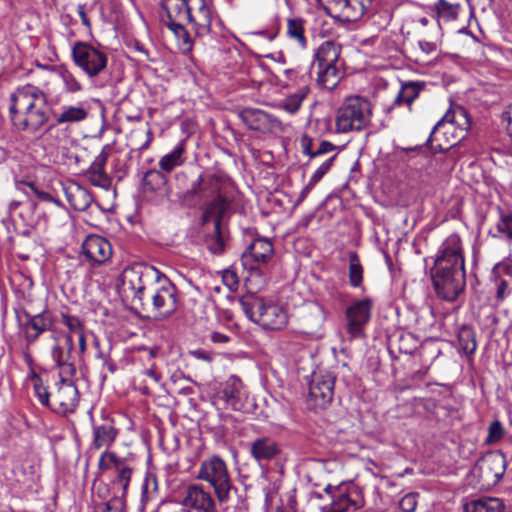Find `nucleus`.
<instances>
[{"instance_id":"393cba45","label":"nucleus","mask_w":512,"mask_h":512,"mask_svg":"<svg viewBox=\"0 0 512 512\" xmlns=\"http://www.w3.org/2000/svg\"><path fill=\"white\" fill-rule=\"evenodd\" d=\"M173 193L179 207L186 209L189 214L192 208V180L189 172H177L174 177Z\"/></svg>"},{"instance_id":"4c0bfd02","label":"nucleus","mask_w":512,"mask_h":512,"mask_svg":"<svg viewBox=\"0 0 512 512\" xmlns=\"http://www.w3.org/2000/svg\"><path fill=\"white\" fill-rule=\"evenodd\" d=\"M286 35L290 41L297 44L301 49H306L307 38L305 36L304 20L301 18L287 19Z\"/></svg>"},{"instance_id":"3c124183","label":"nucleus","mask_w":512,"mask_h":512,"mask_svg":"<svg viewBox=\"0 0 512 512\" xmlns=\"http://www.w3.org/2000/svg\"><path fill=\"white\" fill-rule=\"evenodd\" d=\"M434 10L439 19L451 21L457 18L456 6L448 3L446 0H438L434 5Z\"/></svg>"},{"instance_id":"864d4df0","label":"nucleus","mask_w":512,"mask_h":512,"mask_svg":"<svg viewBox=\"0 0 512 512\" xmlns=\"http://www.w3.org/2000/svg\"><path fill=\"white\" fill-rule=\"evenodd\" d=\"M491 277L512 278V259L505 258L496 263L492 268Z\"/></svg>"},{"instance_id":"4468645a","label":"nucleus","mask_w":512,"mask_h":512,"mask_svg":"<svg viewBox=\"0 0 512 512\" xmlns=\"http://www.w3.org/2000/svg\"><path fill=\"white\" fill-rule=\"evenodd\" d=\"M160 272L153 266L144 264H134L126 267L121 275L122 290L127 296L136 290L149 289V293L154 290V281L158 280Z\"/></svg>"},{"instance_id":"aec40b11","label":"nucleus","mask_w":512,"mask_h":512,"mask_svg":"<svg viewBox=\"0 0 512 512\" xmlns=\"http://www.w3.org/2000/svg\"><path fill=\"white\" fill-rule=\"evenodd\" d=\"M241 121L251 130L262 133L270 132L280 125V122L263 110L246 108L239 113Z\"/></svg>"},{"instance_id":"f257e3e1","label":"nucleus","mask_w":512,"mask_h":512,"mask_svg":"<svg viewBox=\"0 0 512 512\" xmlns=\"http://www.w3.org/2000/svg\"><path fill=\"white\" fill-rule=\"evenodd\" d=\"M198 180L199 189L213 197L203 207L204 244L212 254L219 255L225 251L228 239L223 218L231 207V198L228 195L229 183L225 178L214 173L201 174Z\"/></svg>"},{"instance_id":"72a5a7b5","label":"nucleus","mask_w":512,"mask_h":512,"mask_svg":"<svg viewBox=\"0 0 512 512\" xmlns=\"http://www.w3.org/2000/svg\"><path fill=\"white\" fill-rule=\"evenodd\" d=\"M55 356V354H53ZM56 362L59 366L60 381H72L77 369L81 370L82 359L73 354H56ZM79 356V354H77Z\"/></svg>"},{"instance_id":"4d7b16f0","label":"nucleus","mask_w":512,"mask_h":512,"mask_svg":"<svg viewBox=\"0 0 512 512\" xmlns=\"http://www.w3.org/2000/svg\"><path fill=\"white\" fill-rule=\"evenodd\" d=\"M499 318L497 313L490 309L481 319V325L488 333H493L498 326Z\"/></svg>"},{"instance_id":"bf43d9fd","label":"nucleus","mask_w":512,"mask_h":512,"mask_svg":"<svg viewBox=\"0 0 512 512\" xmlns=\"http://www.w3.org/2000/svg\"><path fill=\"white\" fill-rule=\"evenodd\" d=\"M503 436V427L499 421H493L489 426V433L487 437L488 443L497 442Z\"/></svg>"},{"instance_id":"7c9ffc66","label":"nucleus","mask_w":512,"mask_h":512,"mask_svg":"<svg viewBox=\"0 0 512 512\" xmlns=\"http://www.w3.org/2000/svg\"><path fill=\"white\" fill-rule=\"evenodd\" d=\"M174 286L170 285V287H161L154 290L152 293H149L150 298L152 299V308L155 311H158L162 314H169L175 308V296H174Z\"/></svg>"},{"instance_id":"b1692460","label":"nucleus","mask_w":512,"mask_h":512,"mask_svg":"<svg viewBox=\"0 0 512 512\" xmlns=\"http://www.w3.org/2000/svg\"><path fill=\"white\" fill-rule=\"evenodd\" d=\"M26 321L23 323V329L27 341H35L42 333L50 330L53 325L51 315L47 311H42L35 315L25 313Z\"/></svg>"},{"instance_id":"680f3d73","label":"nucleus","mask_w":512,"mask_h":512,"mask_svg":"<svg viewBox=\"0 0 512 512\" xmlns=\"http://www.w3.org/2000/svg\"><path fill=\"white\" fill-rule=\"evenodd\" d=\"M130 294L132 295V302L138 303L142 307V309H145V300L151 299L149 296V289H141V292H139V290H136ZM147 305H149V302H147Z\"/></svg>"},{"instance_id":"79ce46f5","label":"nucleus","mask_w":512,"mask_h":512,"mask_svg":"<svg viewBox=\"0 0 512 512\" xmlns=\"http://www.w3.org/2000/svg\"><path fill=\"white\" fill-rule=\"evenodd\" d=\"M420 90L421 86L415 82H409L403 85L395 97L391 108L399 106L403 103L410 106L413 101L418 98Z\"/></svg>"},{"instance_id":"338daca9","label":"nucleus","mask_w":512,"mask_h":512,"mask_svg":"<svg viewBox=\"0 0 512 512\" xmlns=\"http://www.w3.org/2000/svg\"><path fill=\"white\" fill-rule=\"evenodd\" d=\"M175 466H176V471L178 473L189 472L190 469L192 468V462L190 459L186 458L183 460H178L175 463Z\"/></svg>"},{"instance_id":"20e7f679","label":"nucleus","mask_w":512,"mask_h":512,"mask_svg":"<svg viewBox=\"0 0 512 512\" xmlns=\"http://www.w3.org/2000/svg\"><path fill=\"white\" fill-rule=\"evenodd\" d=\"M371 118V102L361 96H349L336 112L335 132H359L369 126Z\"/></svg>"},{"instance_id":"c9c22d12","label":"nucleus","mask_w":512,"mask_h":512,"mask_svg":"<svg viewBox=\"0 0 512 512\" xmlns=\"http://www.w3.org/2000/svg\"><path fill=\"white\" fill-rule=\"evenodd\" d=\"M167 178L158 170L147 171L142 178V190L144 193H166Z\"/></svg>"},{"instance_id":"052dcab7","label":"nucleus","mask_w":512,"mask_h":512,"mask_svg":"<svg viewBox=\"0 0 512 512\" xmlns=\"http://www.w3.org/2000/svg\"><path fill=\"white\" fill-rule=\"evenodd\" d=\"M28 186L30 187L32 192L37 196V198L40 199L41 201L53 202V203H55L58 206L61 205L60 201L55 199L50 193L40 190L35 185V183L30 182V183H28Z\"/></svg>"},{"instance_id":"09e8293b","label":"nucleus","mask_w":512,"mask_h":512,"mask_svg":"<svg viewBox=\"0 0 512 512\" xmlns=\"http://www.w3.org/2000/svg\"><path fill=\"white\" fill-rule=\"evenodd\" d=\"M308 88L302 87L299 91L289 95L281 104V107L289 114H295L301 107L303 100L307 95Z\"/></svg>"},{"instance_id":"0e129e2a","label":"nucleus","mask_w":512,"mask_h":512,"mask_svg":"<svg viewBox=\"0 0 512 512\" xmlns=\"http://www.w3.org/2000/svg\"><path fill=\"white\" fill-rule=\"evenodd\" d=\"M215 318V311H214V307L212 304L208 305L205 309V317L204 318H199V320L197 321L198 325H201L203 323V325L205 326L206 324H210L212 325L213 324V320Z\"/></svg>"},{"instance_id":"7ed1b4c3","label":"nucleus","mask_w":512,"mask_h":512,"mask_svg":"<svg viewBox=\"0 0 512 512\" xmlns=\"http://www.w3.org/2000/svg\"><path fill=\"white\" fill-rule=\"evenodd\" d=\"M238 304L246 317L266 330H278L287 323L286 311L273 303H265L253 293H247L238 299Z\"/></svg>"},{"instance_id":"2f4dec72","label":"nucleus","mask_w":512,"mask_h":512,"mask_svg":"<svg viewBox=\"0 0 512 512\" xmlns=\"http://www.w3.org/2000/svg\"><path fill=\"white\" fill-rule=\"evenodd\" d=\"M337 157V153L331 154L327 156L321 163H319V166L316 168V170L311 175L309 181L307 184L303 187L301 190L297 202H302L308 194L313 190L315 185L321 181V179L330 171L332 168L334 161Z\"/></svg>"},{"instance_id":"473e14b6","label":"nucleus","mask_w":512,"mask_h":512,"mask_svg":"<svg viewBox=\"0 0 512 512\" xmlns=\"http://www.w3.org/2000/svg\"><path fill=\"white\" fill-rule=\"evenodd\" d=\"M459 119L464 120V124L468 125V120L466 118V112L463 109H459L458 111H448L433 127V130L430 133V136L427 140V146H429L432 150H444L445 148L442 147L440 144L434 145V137L439 131L441 127H444L446 124L453 125L456 123L458 126H461L462 124L459 123Z\"/></svg>"},{"instance_id":"f704fd0d","label":"nucleus","mask_w":512,"mask_h":512,"mask_svg":"<svg viewBox=\"0 0 512 512\" xmlns=\"http://www.w3.org/2000/svg\"><path fill=\"white\" fill-rule=\"evenodd\" d=\"M49 120V114L45 109V105L40 106L36 110L32 111L28 117H25L21 125H18L16 129L29 132L37 133Z\"/></svg>"},{"instance_id":"c85d7f7f","label":"nucleus","mask_w":512,"mask_h":512,"mask_svg":"<svg viewBox=\"0 0 512 512\" xmlns=\"http://www.w3.org/2000/svg\"><path fill=\"white\" fill-rule=\"evenodd\" d=\"M190 0H161V7L169 21L192 22Z\"/></svg>"},{"instance_id":"5701e85b","label":"nucleus","mask_w":512,"mask_h":512,"mask_svg":"<svg viewBox=\"0 0 512 512\" xmlns=\"http://www.w3.org/2000/svg\"><path fill=\"white\" fill-rule=\"evenodd\" d=\"M301 151L304 155L308 156L309 161L307 165L316 162L318 158H323L331 154H338V147L327 140H320L311 138L309 135L304 134L300 139Z\"/></svg>"},{"instance_id":"9d476101","label":"nucleus","mask_w":512,"mask_h":512,"mask_svg":"<svg viewBox=\"0 0 512 512\" xmlns=\"http://www.w3.org/2000/svg\"><path fill=\"white\" fill-rule=\"evenodd\" d=\"M207 397L223 400L227 407L235 411H245L248 408V392L240 378L235 375H231L223 383H210Z\"/></svg>"},{"instance_id":"9b49d317","label":"nucleus","mask_w":512,"mask_h":512,"mask_svg":"<svg viewBox=\"0 0 512 512\" xmlns=\"http://www.w3.org/2000/svg\"><path fill=\"white\" fill-rule=\"evenodd\" d=\"M324 491L331 501L321 507V512H354L364 506L362 491L355 486L328 484Z\"/></svg>"},{"instance_id":"ea45409f","label":"nucleus","mask_w":512,"mask_h":512,"mask_svg":"<svg viewBox=\"0 0 512 512\" xmlns=\"http://www.w3.org/2000/svg\"><path fill=\"white\" fill-rule=\"evenodd\" d=\"M190 22H177L169 21L168 27L175 34L179 49L184 53L188 54L192 51V40L190 38L189 31L185 28L186 24Z\"/></svg>"},{"instance_id":"a211bd4d","label":"nucleus","mask_w":512,"mask_h":512,"mask_svg":"<svg viewBox=\"0 0 512 512\" xmlns=\"http://www.w3.org/2000/svg\"><path fill=\"white\" fill-rule=\"evenodd\" d=\"M274 255L273 243L269 238L256 235L241 257L242 265H268Z\"/></svg>"},{"instance_id":"13d9d810","label":"nucleus","mask_w":512,"mask_h":512,"mask_svg":"<svg viewBox=\"0 0 512 512\" xmlns=\"http://www.w3.org/2000/svg\"><path fill=\"white\" fill-rule=\"evenodd\" d=\"M34 393H35V396L38 398L39 402L43 406L48 407V408L51 409V405H52V392L48 391V389L43 384H41L39 386V389H38V386H36L34 388Z\"/></svg>"},{"instance_id":"a18cd8bd","label":"nucleus","mask_w":512,"mask_h":512,"mask_svg":"<svg viewBox=\"0 0 512 512\" xmlns=\"http://www.w3.org/2000/svg\"><path fill=\"white\" fill-rule=\"evenodd\" d=\"M498 210L499 218L495 224L497 234L493 233L492 230L489 231V234L494 238L502 236L512 240V213H504L500 208Z\"/></svg>"},{"instance_id":"5fc2aeb1","label":"nucleus","mask_w":512,"mask_h":512,"mask_svg":"<svg viewBox=\"0 0 512 512\" xmlns=\"http://www.w3.org/2000/svg\"><path fill=\"white\" fill-rule=\"evenodd\" d=\"M418 493L410 492L404 495L399 501V508L402 512H414L417 507Z\"/></svg>"},{"instance_id":"49530a36","label":"nucleus","mask_w":512,"mask_h":512,"mask_svg":"<svg viewBox=\"0 0 512 512\" xmlns=\"http://www.w3.org/2000/svg\"><path fill=\"white\" fill-rule=\"evenodd\" d=\"M491 278L495 290V301L501 304L512 295V278Z\"/></svg>"},{"instance_id":"f8f14e48","label":"nucleus","mask_w":512,"mask_h":512,"mask_svg":"<svg viewBox=\"0 0 512 512\" xmlns=\"http://www.w3.org/2000/svg\"><path fill=\"white\" fill-rule=\"evenodd\" d=\"M133 463L134 456L132 454L121 457L114 451L105 450L99 458L98 468L101 471L114 470L113 487L118 486L123 495H127L134 470Z\"/></svg>"},{"instance_id":"58836bf2","label":"nucleus","mask_w":512,"mask_h":512,"mask_svg":"<svg viewBox=\"0 0 512 512\" xmlns=\"http://www.w3.org/2000/svg\"><path fill=\"white\" fill-rule=\"evenodd\" d=\"M348 259H349L348 277H349L350 286L353 288H360L361 290H364V287H363L364 269L360 262L358 254L355 251H350L348 253Z\"/></svg>"},{"instance_id":"f3484780","label":"nucleus","mask_w":512,"mask_h":512,"mask_svg":"<svg viewBox=\"0 0 512 512\" xmlns=\"http://www.w3.org/2000/svg\"><path fill=\"white\" fill-rule=\"evenodd\" d=\"M79 402V392L73 381H59L52 392L51 411L66 415L72 413Z\"/></svg>"},{"instance_id":"a878e982","label":"nucleus","mask_w":512,"mask_h":512,"mask_svg":"<svg viewBox=\"0 0 512 512\" xmlns=\"http://www.w3.org/2000/svg\"><path fill=\"white\" fill-rule=\"evenodd\" d=\"M118 435V429L113 420L104 419L102 423L93 424L92 447L95 449L108 448L113 444Z\"/></svg>"},{"instance_id":"2eb2a0df","label":"nucleus","mask_w":512,"mask_h":512,"mask_svg":"<svg viewBox=\"0 0 512 512\" xmlns=\"http://www.w3.org/2000/svg\"><path fill=\"white\" fill-rule=\"evenodd\" d=\"M335 375L326 370L314 371L309 383V398L315 407L324 408L334 396Z\"/></svg>"},{"instance_id":"f03ea898","label":"nucleus","mask_w":512,"mask_h":512,"mask_svg":"<svg viewBox=\"0 0 512 512\" xmlns=\"http://www.w3.org/2000/svg\"><path fill=\"white\" fill-rule=\"evenodd\" d=\"M431 277L437 295L454 301L466 285L463 241L458 233L449 234L439 245Z\"/></svg>"},{"instance_id":"603ef678","label":"nucleus","mask_w":512,"mask_h":512,"mask_svg":"<svg viewBox=\"0 0 512 512\" xmlns=\"http://www.w3.org/2000/svg\"><path fill=\"white\" fill-rule=\"evenodd\" d=\"M60 322L75 334L84 331V323L79 317L71 315L67 310L60 312Z\"/></svg>"},{"instance_id":"6ab92c4d","label":"nucleus","mask_w":512,"mask_h":512,"mask_svg":"<svg viewBox=\"0 0 512 512\" xmlns=\"http://www.w3.org/2000/svg\"><path fill=\"white\" fill-rule=\"evenodd\" d=\"M281 453L280 444L270 436H260L249 443V454L260 467L267 466Z\"/></svg>"},{"instance_id":"bb28decb","label":"nucleus","mask_w":512,"mask_h":512,"mask_svg":"<svg viewBox=\"0 0 512 512\" xmlns=\"http://www.w3.org/2000/svg\"><path fill=\"white\" fill-rule=\"evenodd\" d=\"M63 191L68 203L76 211L87 210L93 202L92 194L75 182L63 185Z\"/></svg>"},{"instance_id":"dca6fc26","label":"nucleus","mask_w":512,"mask_h":512,"mask_svg":"<svg viewBox=\"0 0 512 512\" xmlns=\"http://www.w3.org/2000/svg\"><path fill=\"white\" fill-rule=\"evenodd\" d=\"M373 0H329L328 12L341 21L356 22L371 11Z\"/></svg>"},{"instance_id":"8fccbe9b","label":"nucleus","mask_w":512,"mask_h":512,"mask_svg":"<svg viewBox=\"0 0 512 512\" xmlns=\"http://www.w3.org/2000/svg\"><path fill=\"white\" fill-rule=\"evenodd\" d=\"M458 343L461 352H475L477 345L472 329L462 328L458 333Z\"/></svg>"},{"instance_id":"de8ad7c7","label":"nucleus","mask_w":512,"mask_h":512,"mask_svg":"<svg viewBox=\"0 0 512 512\" xmlns=\"http://www.w3.org/2000/svg\"><path fill=\"white\" fill-rule=\"evenodd\" d=\"M126 495L121 492L119 496H114L107 502L95 505L94 512H126Z\"/></svg>"},{"instance_id":"37998d69","label":"nucleus","mask_w":512,"mask_h":512,"mask_svg":"<svg viewBox=\"0 0 512 512\" xmlns=\"http://www.w3.org/2000/svg\"><path fill=\"white\" fill-rule=\"evenodd\" d=\"M201 6L198 9L197 16L194 17L195 33L197 35H204L210 31L212 12L210 8L200 0Z\"/></svg>"},{"instance_id":"ddd939ff","label":"nucleus","mask_w":512,"mask_h":512,"mask_svg":"<svg viewBox=\"0 0 512 512\" xmlns=\"http://www.w3.org/2000/svg\"><path fill=\"white\" fill-rule=\"evenodd\" d=\"M373 300L369 297L351 302L345 309L346 331L351 339H363L372 318Z\"/></svg>"},{"instance_id":"6e6d98bb","label":"nucleus","mask_w":512,"mask_h":512,"mask_svg":"<svg viewBox=\"0 0 512 512\" xmlns=\"http://www.w3.org/2000/svg\"><path fill=\"white\" fill-rule=\"evenodd\" d=\"M222 281L230 291H236L239 286V277L232 268L225 269L222 272Z\"/></svg>"},{"instance_id":"774afa93","label":"nucleus","mask_w":512,"mask_h":512,"mask_svg":"<svg viewBox=\"0 0 512 512\" xmlns=\"http://www.w3.org/2000/svg\"><path fill=\"white\" fill-rule=\"evenodd\" d=\"M418 45H419L420 49L426 54H431L432 52H434L436 50L435 43L429 42L426 40L419 41Z\"/></svg>"},{"instance_id":"c756f323","label":"nucleus","mask_w":512,"mask_h":512,"mask_svg":"<svg viewBox=\"0 0 512 512\" xmlns=\"http://www.w3.org/2000/svg\"><path fill=\"white\" fill-rule=\"evenodd\" d=\"M246 271L245 286L248 293L256 294L257 291L262 290L268 279V266L266 265H242Z\"/></svg>"},{"instance_id":"39448f33","label":"nucleus","mask_w":512,"mask_h":512,"mask_svg":"<svg viewBox=\"0 0 512 512\" xmlns=\"http://www.w3.org/2000/svg\"><path fill=\"white\" fill-rule=\"evenodd\" d=\"M71 58L74 65L91 80L102 75L108 67L106 51L90 42L75 41L71 47Z\"/></svg>"},{"instance_id":"cd10ccee","label":"nucleus","mask_w":512,"mask_h":512,"mask_svg":"<svg viewBox=\"0 0 512 512\" xmlns=\"http://www.w3.org/2000/svg\"><path fill=\"white\" fill-rule=\"evenodd\" d=\"M54 123L47 130L55 126L79 123L87 119L88 109L85 103H79L76 106L64 105L60 113H54Z\"/></svg>"},{"instance_id":"e433bc0d","label":"nucleus","mask_w":512,"mask_h":512,"mask_svg":"<svg viewBox=\"0 0 512 512\" xmlns=\"http://www.w3.org/2000/svg\"><path fill=\"white\" fill-rule=\"evenodd\" d=\"M185 143L186 140L180 141L175 148L168 154L164 155L160 161L159 166L165 172L172 171L175 167L183 164L185 157Z\"/></svg>"},{"instance_id":"423d86ee","label":"nucleus","mask_w":512,"mask_h":512,"mask_svg":"<svg viewBox=\"0 0 512 512\" xmlns=\"http://www.w3.org/2000/svg\"><path fill=\"white\" fill-rule=\"evenodd\" d=\"M10 103V120L13 126L17 128L32 111L47 104V95L39 87L26 84L18 87L11 94Z\"/></svg>"},{"instance_id":"4be33fe9","label":"nucleus","mask_w":512,"mask_h":512,"mask_svg":"<svg viewBox=\"0 0 512 512\" xmlns=\"http://www.w3.org/2000/svg\"><path fill=\"white\" fill-rule=\"evenodd\" d=\"M109 149L110 146L105 145L85 173L87 179L93 186L105 190H109L112 186V178L105 172V165L109 157L107 150Z\"/></svg>"},{"instance_id":"69168bd1","label":"nucleus","mask_w":512,"mask_h":512,"mask_svg":"<svg viewBox=\"0 0 512 512\" xmlns=\"http://www.w3.org/2000/svg\"><path fill=\"white\" fill-rule=\"evenodd\" d=\"M501 120L503 123H506V128L512 136V104L509 106L507 111L502 113Z\"/></svg>"},{"instance_id":"1a4fd4ad","label":"nucleus","mask_w":512,"mask_h":512,"mask_svg":"<svg viewBox=\"0 0 512 512\" xmlns=\"http://www.w3.org/2000/svg\"><path fill=\"white\" fill-rule=\"evenodd\" d=\"M197 478L207 481L214 488L220 502L227 501L231 480L224 460L218 456L204 460L200 465Z\"/></svg>"},{"instance_id":"0eeeda50","label":"nucleus","mask_w":512,"mask_h":512,"mask_svg":"<svg viewBox=\"0 0 512 512\" xmlns=\"http://www.w3.org/2000/svg\"><path fill=\"white\" fill-rule=\"evenodd\" d=\"M10 103V120L13 126L17 128L32 111L47 104V95L39 87L26 84L18 87L11 94Z\"/></svg>"},{"instance_id":"412c9836","label":"nucleus","mask_w":512,"mask_h":512,"mask_svg":"<svg viewBox=\"0 0 512 512\" xmlns=\"http://www.w3.org/2000/svg\"><path fill=\"white\" fill-rule=\"evenodd\" d=\"M82 253L94 264L108 261L112 255L110 242L98 235H89L82 244Z\"/></svg>"},{"instance_id":"c03bdc74","label":"nucleus","mask_w":512,"mask_h":512,"mask_svg":"<svg viewBox=\"0 0 512 512\" xmlns=\"http://www.w3.org/2000/svg\"><path fill=\"white\" fill-rule=\"evenodd\" d=\"M194 509L199 512H216L215 502L210 493L194 484Z\"/></svg>"},{"instance_id":"6e6552de","label":"nucleus","mask_w":512,"mask_h":512,"mask_svg":"<svg viewBox=\"0 0 512 512\" xmlns=\"http://www.w3.org/2000/svg\"><path fill=\"white\" fill-rule=\"evenodd\" d=\"M341 47L331 40L323 42L315 51L314 58L317 63V81L327 89H333L340 80L338 67Z\"/></svg>"},{"instance_id":"a19ab883","label":"nucleus","mask_w":512,"mask_h":512,"mask_svg":"<svg viewBox=\"0 0 512 512\" xmlns=\"http://www.w3.org/2000/svg\"><path fill=\"white\" fill-rule=\"evenodd\" d=\"M50 70H57L59 77L62 79L64 84V89L68 93H78L83 90V86L80 81L76 78V76L67 68L65 65H59L58 67L54 66H45Z\"/></svg>"},{"instance_id":"e2e57ef3","label":"nucleus","mask_w":512,"mask_h":512,"mask_svg":"<svg viewBox=\"0 0 512 512\" xmlns=\"http://www.w3.org/2000/svg\"><path fill=\"white\" fill-rule=\"evenodd\" d=\"M97 357L103 362V365H105L111 373H115L121 369L120 365H118V362L113 360L110 354H98Z\"/></svg>"}]
</instances>
